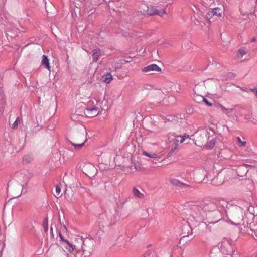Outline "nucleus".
<instances>
[{
    "instance_id": "28",
    "label": "nucleus",
    "mask_w": 257,
    "mask_h": 257,
    "mask_svg": "<svg viewBox=\"0 0 257 257\" xmlns=\"http://www.w3.org/2000/svg\"><path fill=\"white\" fill-rule=\"evenodd\" d=\"M221 109L222 111L228 116H229L233 111V109H227L222 106H221Z\"/></svg>"
},
{
    "instance_id": "33",
    "label": "nucleus",
    "mask_w": 257,
    "mask_h": 257,
    "mask_svg": "<svg viewBox=\"0 0 257 257\" xmlns=\"http://www.w3.org/2000/svg\"><path fill=\"white\" fill-rule=\"evenodd\" d=\"M80 116H78V115H77L75 113L73 114L71 116V119L73 121H79V117Z\"/></svg>"
},
{
    "instance_id": "5",
    "label": "nucleus",
    "mask_w": 257,
    "mask_h": 257,
    "mask_svg": "<svg viewBox=\"0 0 257 257\" xmlns=\"http://www.w3.org/2000/svg\"><path fill=\"white\" fill-rule=\"evenodd\" d=\"M65 243L67 245L65 246V248L68 252L70 253H72L74 250L76 251L77 252H84L83 247L84 245V240L82 237L79 236L75 237L72 243H70L68 241H65Z\"/></svg>"
},
{
    "instance_id": "29",
    "label": "nucleus",
    "mask_w": 257,
    "mask_h": 257,
    "mask_svg": "<svg viewBox=\"0 0 257 257\" xmlns=\"http://www.w3.org/2000/svg\"><path fill=\"white\" fill-rule=\"evenodd\" d=\"M143 155L152 158H156L157 157V154L155 153H149L146 152H144Z\"/></svg>"
},
{
    "instance_id": "12",
    "label": "nucleus",
    "mask_w": 257,
    "mask_h": 257,
    "mask_svg": "<svg viewBox=\"0 0 257 257\" xmlns=\"http://www.w3.org/2000/svg\"><path fill=\"white\" fill-rule=\"evenodd\" d=\"M161 71V68L156 64H151L142 69V72L145 73H150L153 71L160 72Z\"/></svg>"
},
{
    "instance_id": "24",
    "label": "nucleus",
    "mask_w": 257,
    "mask_h": 257,
    "mask_svg": "<svg viewBox=\"0 0 257 257\" xmlns=\"http://www.w3.org/2000/svg\"><path fill=\"white\" fill-rule=\"evenodd\" d=\"M197 98H200L202 100V101L204 102L208 106H211L212 105V103H210L207 99L204 98L203 97L199 96L198 95L194 97V99L195 101H197Z\"/></svg>"
},
{
    "instance_id": "20",
    "label": "nucleus",
    "mask_w": 257,
    "mask_h": 257,
    "mask_svg": "<svg viewBox=\"0 0 257 257\" xmlns=\"http://www.w3.org/2000/svg\"><path fill=\"white\" fill-rule=\"evenodd\" d=\"M220 173H225V176L224 177V182L229 179H232V175L234 171L231 170H225L222 171Z\"/></svg>"
},
{
    "instance_id": "42",
    "label": "nucleus",
    "mask_w": 257,
    "mask_h": 257,
    "mask_svg": "<svg viewBox=\"0 0 257 257\" xmlns=\"http://www.w3.org/2000/svg\"><path fill=\"white\" fill-rule=\"evenodd\" d=\"M87 98L90 97V95L89 94H87V96H86Z\"/></svg>"
},
{
    "instance_id": "34",
    "label": "nucleus",
    "mask_w": 257,
    "mask_h": 257,
    "mask_svg": "<svg viewBox=\"0 0 257 257\" xmlns=\"http://www.w3.org/2000/svg\"><path fill=\"white\" fill-rule=\"evenodd\" d=\"M144 88L145 89H146L147 90H150V93L153 90H154L153 89V87L151 86H150V85H146L144 86Z\"/></svg>"
},
{
    "instance_id": "43",
    "label": "nucleus",
    "mask_w": 257,
    "mask_h": 257,
    "mask_svg": "<svg viewBox=\"0 0 257 257\" xmlns=\"http://www.w3.org/2000/svg\"><path fill=\"white\" fill-rule=\"evenodd\" d=\"M256 1H257V0H256Z\"/></svg>"
},
{
    "instance_id": "17",
    "label": "nucleus",
    "mask_w": 257,
    "mask_h": 257,
    "mask_svg": "<svg viewBox=\"0 0 257 257\" xmlns=\"http://www.w3.org/2000/svg\"><path fill=\"white\" fill-rule=\"evenodd\" d=\"M216 205L218 206V208L220 207H222V209H221L220 210H221V211L223 212L225 210V207H227L228 203L223 199H219L216 200Z\"/></svg>"
},
{
    "instance_id": "26",
    "label": "nucleus",
    "mask_w": 257,
    "mask_h": 257,
    "mask_svg": "<svg viewBox=\"0 0 257 257\" xmlns=\"http://www.w3.org/2000/svg\"><path fill=\"white\" fill-rule=\"evenodd\" d=\"M132 192L134 196L137 197L139 198H142L143 197V194L136 188H134L132 189Z\"/></svg>"
},
{
    "instance_id": "6",
    "label": "nucleus",
    "mask_w": 257,
    "mask_h": 257,
    "mask_svg": "<svg viewBox=\"0 0 257 257\" xmlns=\"http://www.w3.org/2000/svg\"><path fill=\"white\" fill-rule=\"evenodd\" d=\"M143 13L144 14L149 15H158L160 16H162L166 14L164 9H157L156 7L152 6H146V9H144Z\"/></svg>"
},
{
    "instance_id": "39",
    "label": "nucleus",
    "mask_w": 257,
    "mask_h": 257,
    "mask_svg": "<svg viewBox=\"0 0 257 257\" xmlns=\"http://www.w3.org/2000/svg\"><path fill=\"white\" fill-rule=\"evenodd\" d=\"M90 167H91V168L92 170H94L95 169V167H94V166H91Z\"/></svg>"
},
{
    "instance_id": "14",
    "label": "nucleus",
    "mask_w": 257,
    "mask_h": 257,
    "mask_svg": "<svg viewBox=\"0 0 257 257\" xmlns=\"http://www.w3.org/2000/svg\"><path fill=\"white\" fill-rule=\"evenodd\" d=\"M202 4L205 7H214L218 3V0H202Z\"/></svg>"
},
{
    "instance_id": "1",
    "label": "nucleus",
    "mask_w": 257,
    "mask_h": 257,
    "mask_svg": "<svg viewBox=\"0 0 257 257\" xmlns=\"http://www.w3.org/2000/svg\"><path fill=\"white\" fill-rule=\"evenodd\" d=\"M195 144L207 149L213 148L216 143L214 132L210 127L199 128L193 135Z\"/></svg>"
},
{
    "instance_id": "19",
    "label": "nucleus",
    "mask_w": 257,
    "mask_h": 257,
    "mask_svg": "<svg viewBox=\"0 0 257 257\" xmlns=\"http://www.w3.org/2000/svg\"><path fill=\"white\" fill-rule=\"evenodd\" d=\"M82 107V104L81 103H79L76 106V110L75 111V113L78 115V116L82 117L84 115H85V111H84V109H80V108Z\"/></svg>"
},
{
    "instance_id": "10",
    "label": "nucleus",
    "mask_w": 257,
    "mask_h": 257,
    "mask_svg": "<svg viewBox=\"0 0 257 257\" xmlns=\"http://www.w3.org/2000/svg\"><path fill=\"white\" fill-rule=\"evenodd\" d=\"M165 94L160 90H153L150 93L151 97L157 103H160L163 101Z\"/></svg>"
},
{
    "instance_id": "21",
    "label": "nucleus",
    "mask_w": 257,
    "mask_h": 257,
    "mask_svg": "<svg viewBox=\"0 0 257 257\" xmlns=\"http://www.w3.org/2000/svg\"><path fill=\"white\" fill-rule=\"evenodd\" d=\"M247 53V50L244 48H241L237 51L236 57L238 59H240Z\"/></svg>"
},
{
    "instance_id": "25",
    "label": "nucleus",
    "mask_w": 257,
    "mask_h": 257,
    "mask_svg": "<svg viewBox=\"0 0 257 257\" xmlns=\"http://www.w3.org/2000/svg\"><path fill=\"white\" fill-rule=\"evenodd\" d=\"M144 257H159V256L155 251L149 250L145 254Z\"/></svg>"
},
{
    "instance_id": "31",
    "label": "nucleus",
    "mask_w": 257,
    "mask_h": 257,
    "mask_svg": "<svg viewBox=\"0 0 257 257\" xmlns=\"http://www.w3.org/2000/svg\"><path fill=\"white\" fill-rule=\"evenodd\" d=\"M134 169L137 171H140L142 169V167L141 164L139 163H135L133 165Z\"/></svg>"
},
{
    "instance_id": "16",
    "label": "nucleus",
    "mask_w": 257,
    "mask_h": 257,
    "mask_svg": "<svg viewBox=\"0 0 257 257\" xmlns=\"http://www.w3.org/2000/svg\"><path fill=\"white\" fill-rule=\"evenodd\" d=\"M41 65L43 66L45 68L50 71L51 67L49 63V60L47 56L43 55L42 56L41 60Z\"/></svg>"
},
{
    "instance_id": "9",
    "label": "nucleus",
    "mask_w": 257,
    "mask_h": 257,
    "mask_svg": "<svg viewBox=\"0 0 257 257\" xmlns=\"http://www.w3.org/2000/svg\"><path fill=\"white\" fill-rule=\"evenodd\" d=\"M224 11V9L222 8L212 7L206 14V17L208 19L211 18L212 16H216L218 17H221L222 16Z\"/></svg>"
},
{
    "instance_id": "40",
    "label": "nucleus",
    "mask_w": 257,
    "mask_h": 257,
    "mask_svg": "<svg viewBox=\"0 0 257 257\" xmlns=\"http://www.w3.org/2000/svg\"><path fill=\"white\" fill-rule=\"evenodd\" d=\"M82 95H83V94L80 93L79 96L80 97L81 99L83 100V98L81 96Z\"/></svg>"
},
{
    "instance_id": "2",
    "label": "nucleus",
    "mask_w": 257,
    "mask_h": 257,
    "mask_svg": "<svg viewBox=\"0 0 257 257\" xmlns=\"http://www.w3.org/2000/svg\"><path fill=\"white\" fill-rule=\"evenodd\" d=\"M216 206L213 203H210L204 206L205 213L201 214L203 217H206L210 223L217 222L222 217V212L219 209H216Z\"/></svg>"
},
{
    "instance_id": "22",
    "label": "nucleus",
    "mask_w": 257,
    "mask_h": 257,
    "mask_svg": "<svg viewBox=\"0 0 257 257\" xmlns=\"http://www.w3.org/2000/svg\"><path fill=\"white\" fill-rule=\"evenodd\" d=\"M102 79L103 82L108 84L112 80V76L110 73H107L103 76Z\"/></svg>"
},
{
    "instance_id": "8",
    "label": "nucleus",
    "mask_w": 257,
    "mask_h": 257,
    "mask_svg": "<svg viewBox=\"0 0 257 257\" xmlns=\"http://www.w3.org/2000/svg\"><path fill=\"white\" fill-rule=\"evenodd\" d=\"M189 137L188 135H184L183 136H177L175 139L173 140L172 145L171 146V149L170 151L168 153V156H171L174 151L177 148L179 143H183L186 138Z\"/></svg>"
},
{
    "instance_id": "15",
    "label": "nucleus",
    "mask_w": 257,
    "mask_h": 257,
    "mask_svg": "<svg viewBox=\"0 0 257 257\" xmlns=\"http://www.w3.org/2000/svg\"><path fill=\"white\" fill-rule=\"evenodd\" d=\"M101 55V52L99 48H96L92 50V59L93 62H97L99 57Z\"/></svg>"
},
{
    "instance_id": "4",
    "label": "nucleus",
    "mask_w": 257,
    "mask_h": 257,
    "mask_svg": "<svg viewBox=\"0 0 257 257\" xmlns=\"http://www.w3.org/2000/svg\"><path fill=\"white\" fill-rule=\"evenodd\" d=\"M230 216L232 220H230L232 224L238 225L241 232L245 233L247 232L242 226L244 224L243 214L242 210L240 208L234 207L230 213Z\"/></svg>"
},
{
    "instance_id": "41",
    "label": "nucleus",
    "mask_w": 257,
    "mask_h": 257,
    "mask_svg": "<svg viewBox=\"0 0 257 257\" xmlns=\"http://www.w3.org/2000/svg\"><path fill=\"white\" fill-rule=\"evenodd\" d=\"M47 230H48V227H47V226H46V227H45V231H47Z\"/></svg>"
},
{
    "instance_id": "7",
    "label": "nucleus",
    "mask_w": 257,
    "mask_h": 257,
    "mask_svg": "<svg viewBox=\"0 0 257 257\" xmlns=\"http://www.w3.org/2000/svg\"><path fill=\"white\" fill-rule=\"evenodd\" d=\"M94 102L92 100H89L88 102V106L85 108V116L88 117H93L96 116L99 113L100 110L96 107H91Z\"/></svg>"
},
{
    "instance_id": "23",
    "label": "nucleus",
    "mask_w": 257,
    "mask_h": 257,
    "mask_svg": "<svg viewBox=\"0 0 257 257\" xmlns=\"http://www.w3.org/2000/svg\"><path fill=\"white\" fill-rule=\"evenodd\" d=\"M60 193H61V184H58L56 185L55 186V192L54 193V195L56 197L59 198L60 196H61V194H60Z\"/></svg>"
},
{
    "instance_id": "13",
    "label": "nucleus",
    "mask_w": 257,
    "mask_h": 257,
    "mask_svg": "<svg viewBox=\"0 0 257 257\" xmlns=\"http://www.w3.org/2000/svg\"><path fill=\"white\" fill-rule=\"evenodd\" d=\"M169 182L172 185H174L176 187H178L179 188L182 189L189 187V185L183 183L176 179H173V178L169 180Z\"/></svg>"
},
{
    "instance_id": "18",
    "label": "nucleus",
    "mask_w": 257,
    "mask_h": 257,
    "mask_svg": "<svg viewBox=\"0 0 257 257\" xmlns=\"http://www.w3.org/2000/svg\"><path fill=\"white\" fill-rule=\"evenodd\" d=\"M20 177L21 182L25 184H26L29 180V175L27 172L21 173Z\"/></svg>"
},
{
    "instance_id": "38",
    "label": "nucleus",
    "mask_w": 257,
    "mask_h": 257,
    "mask_svg": "<svg viewBox=\"0 0 257 257\" xmlns=\"http://www.w3.org/2000/svg\"><path fill=\"white\" fill-rule=\"evenodd\" d=\"M197 101H196V102H202V100H201L200 98H197Z\"/></svg>"
},
{
    "instance_id": "30",
    "label": "nucleus",
    "mask_w": 257,
    "mask_h": 257,
    "mask_svg": "<svg viewBox=\"0 0 257 257\" xmlns=\"http://www.w3.org/2000/svg\"><path fill=\"white\" fill-rule=\"evenodd\" d=\"M249 228L252 231H254L255 233L257 232V222L249 223Z\"/></svg>"
},
{
    "instance_id": "11",
    "label": "nucleus",
    "mask_w": 257,
    "mask_h": 257,
    "mask_svg": "<svg viewBox=\"0 0 257 257\" xmlns=\"http://www.w3.org/2000/svg\"><path fill=\"white\" fill-rule=\"evenodd\" d=\"M225 175V173L220 172L212 179L211 184L214 186H219L222 184L224 182Z\"/></svg>"
},
{
    "instance_id": "32",
    "label": "nucleus",
    "mask_w": 257,
    "mask_h": 257,
    "mask_svg": "<svg viewBox=\"0 0 257 257\" xmlns=\"http://www.w3.org/2000/svg\"><path fill=\"white\" fill-rule=\"evenodd\" d=\"M19 123H20V120H19V118L18 117L16 119L15 122L13 123V124H12V128L13 129L16 128Z\"/></svg>"
},
{
    "instance_id": "35",
    "label": "nucleus",
    "mask_w": 257,
    "mask_h": 257,
    "mask_svg": "<svg viewBox=\"0 0 257 257\" xmlns=\"http://www.w3.org/2000/svg\"><path fill=\"white\" fill-rule=\"evenodd\" d=\"M32 160V158H30L29 160H27V156H25L23 158V161L24 162H27V163H29V162H30Z\"/></svg>"
},
{
    "instance_id": "36",
    "label": "nucleus",
    "mask_w": 257,
    "mask_h": 257,
    "mask_svg": "<svg viewBox=\"0 0 257 257\" xmlns=\"http://www.w3.org/2000/svg\"><path fill=\"white\" fill-rule=\"evenodd\" d=\"M59 237L61 240L65 243V241H68L67 240H65L64 239V237L61 234L60 232H59Z\"/></svg>"
},
{
    "instance_id": "3",
    "label": "nucleus",
    "mask_w": 257,
    "mask_h": 257,
    "mask_svg": "<svg viewBox=\"0 0 257 257\" xmlns=\"http://www.w3.org/2000/svg\"><path fill=\"white\" fill-rule=\"evenodd\" d=\"M86 129L84 127H81L73 133L70 142L75 149H79L83 146L86 142Z\"/></svg>"
},
{
    "instance_id": "37",
    "label": "nucleus",
    "mask_w": 257,
    "mask_h": 257,
    "mask_svg": "<svg viewBox=\"0 0 257 257\" xmlns=\"http://www.w3.org/2000/svg\"><path fill=\"white\" fill-rule=\"evenodd\" d=\"M251 91H253V92H254V93L255 94V96L257 97V89H252Z\"/></svg>"
},
{
    "instance_id": "27",
    "label": "nucleus",
    "mask_w": 257,
    "mask_h": 257,
    "mask_svg": "<svg viewBox=\"0 0 257 257\" xmlns=\"http://www.w3.org/2000/svg\"><path fill=\"white\" fill-rule=\"evenodd\" d=\"M237 144L239 147H244L246 145V142L244 140H242L239 137L236 138Z\"/></svg>"
}]
</instances>
